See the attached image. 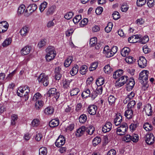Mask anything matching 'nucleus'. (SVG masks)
I'll list each match as a JSON object with an SVG mask.
<instances>
[{
	"mask_svg": "<svg viewBox=\"0 0 155 155\" xmlns=\"http://www.w3.org/2000/svg\"><path fill=\"white\" fill-rule=\"evenodd\" d=\"M149 72L147 70H143L139 74L138 79L142 84V88L144 90L148 87L147 84Z\"/></svg>",
	"mask_w": 155,
	"mask_h": 155,
	"instance_id": "f257e3e1",
	"label": "nucleus"
},
{
	"mask_svg": "<svg viewBox=\"0 0 155 155\" xmlns=\"http://www.w3.org/2000/svg\"><path fill=\"white\" fill-rule=\"evenodd\" d=\"M47 54L45 56L47 61H50L53 60L56 55L55 48L52 46H49L46 50Z\"/></svg>",
	"mask_w": 155,
	"mask_h": 155,
	"instance_id": "f03ea898",
	"label": "nucleus"
},
{
	"mask_svg": "<svg viewBox=\"0 0 155 155\" xmlns=\"http://www.w3.org/2000/svg\"><path fill=\"white\" fill-rule=\"evenodd\" d=\"M39 84H43L44 86H47L49 83V77L44 73H41L38 78Z\"/></svg>",
	"mask_w": 155,
	"mask_h": 155,
	"instance_id": "7ed1b4c3",
	"label": "nucleus"
},
{
	"mask_svg": "<svg viewBox=\"0 0 155 155\" xmlns=\"http://www.w3.org/2000/svg\"><path fill=\"white\" fill-rule=\"evenodd\" d=\"M128 128L127 124L126 123H122L120 127L117 128V134L119 135H124Z\"/></svg>",
	"mask_w": 155,
	"mask_h": 155,
	"instance_id": "20e7f679",
	"label": "nucleus"
},
{
	"mask_svg": "<svg viewBox=\"0 0 155 155\" xmlns=\"http://www.w3.org/2000/svg\"><path fill=\"white\" fill-rule=\"evenodd\" d=\"M128 77L126 76H123L120 78L115 83V86L120 87L123 86L125 83H127L128 80Z\"/></svg>",
	"mask_w": 155,
	"mask_h": 155,
	"instance_id": "39448f33",
	"label": "nucleus"
},
{
	"mask_svg": "<svg viewBox=\"0 0 155 155\" xmlns=\"http://www.w3.org/2000/svg\"><path fill=\"white\" fill-rule=\"evenodd\" d=\"M65 138L64 137L60 135L56 140L55 142V146L57 147H60L65 143Z\"/></svg>",
	"mask_w": 155,
	"mask_h": 155,
	"instance_id": "423d86ee",
	"label": "nucleus"
},
{
	"mask_svg": "<svg viewBox=\"0 0 155 155\" xmlns=\"http://www.w3.org/2000/svg\"><path fill=\"white\" fill-rule=\"evenodd\" d=\"M145 141L146 143L149 145L153 144L154 141V137L153 134L149 133L146 135Z\"/></svg>",
	"mask_w": 155,
	"mask_h": 155,
	"instance_id": "0eeeda50",
	"label": "nucleus"
},
{
	"mask_svg": "<svg viewBox=\"0 0 155 155\" xmlns=\"http://www.w3.org/2000/svg\"><path fill=\"white\" fill-rule=\"evenodd\" d=\"M103 91L102 87L101 86H97L95 91H93L91 94V96L93 99H94L99 94H101Z\"/></svg>",
	"mask_w": 155,
	"mask_h": 155,
	"instance_id": "6e6552de",
	"label": "nucleus"
},
{
	"mask_svg": "<svg viewBox=\"0 0 155 155\" xmlns=\"http://www.w3.org/2000/svg\"><path fill=\"white\" fill-rule=\"evenodd\" d=\"M97 107L94 105H89L87 108V112L90 115H94L96 114Z\"/></svg>",
	"mask_w": 155,
	"mask_h": 155,
	"instance_id": "1a4fd4ad",
	"label": "nucleus"
},
{
	"mask_svg": "<svg viewBox=\"0 0 155 155\" xmlns=\"http://www.w3.org/2000/svg\"><path fill=\"white\" fill-rule=\"evenodd\" d=\"M48 94L49 96H54V97L56 99H58L60 96V93L56 92V89L54 88H51L48 91Z\"/></svg>",
	"mask_w": 155,
	"mask_h": 155,
	"instance_id": "9d476101",
	"label": "nucleus"
},
{
	"mask_svg": "<svg viewBox=\"0 0 155 155\" xmlns=\"http://www.w3.org/2000/svg\"><path fill=\"white\" fill-rule=\"evenodd\" d=\"M123 122L122 116L120 113L117 114L114 118V123L116 126L120 125Z\"/></svg>",
	"mask_w": 155,
	"mask_h": 155,
	"instance_id": "9b49d317",
	"label": "nucleus"
},
{
	"mask_svg": "<svg viewBox=\"0 0 155 155\" xmlns=\"http://www.w3.org/2000/svg\"><path fill=\"white\" fill-rule=\"evenodd\" d=\"M137 62L139 67L141 68H143L146 66L147 60L143 56L140 57L139 59L137 61Z\"/></svg>",
	"mask_w": 155,
	"mask_h": 155,
	"instance_id": "f8f14e48",
	"label": "nucleus"
},
{
	"mask_svg": "<svg viewBox=\"0 0 155 155\" xmlns=\"http://www.w3.org/2000/svg\"><path fill=\"white\" fill-rule=\"evenodd\" d=\"M8 26V23L6 21L0 22V33H4L7 30Z\"/></svg>",
	"mask_w": 155,
	"mask_h": 155,
	"instance_id": "ddd939ff",
	"label": "nucleus"
},
{
	"mask_svg": "<svg viewBox=\"0 0 155 155\" xmlns=\"http://www.w3.org/2000/svg\"><path fill=\"white\" fill-rule=\"evenodd\" d=\"M135 84L134 80L133 78H130L128 80L127 84L126 85V87L127 90H132Z\"/></svg>",
	"mask_w": 155,
	"mask_h": 155,
	"instance_id": "4468645a",
	"label": "nucleus"
},
{
	"mask_svg": "<svg viewBox=\"0 0 155 155\" xmlns=\"http://www.w3.org/2000/svg\"><path fill=\"white\" fill-rule=\"evenodd\" d=\"M147 115L148 116L151 115L152 114V108L151 104H148L146 105L143 109Z\"/></svg>",
	"mask_w": 155,
	"mask_h": 155,
	"instance_id": "2eb2a0df",
	"label": "nucleus"
},
{
	"mask_svg": "<svg viewBox=\"0 0 155 155\" xmlns=\"http://www.w3.org/2000/svg\"><path fill=\"white\" fill-rule=\"evenodd\" d=\"M112 124L110 122H107L102 127V130L104 133H106L110 130Z\"/></svg>",
	"mask_w": 155,
	"mask_h": 155,
	"instance_id": "dca6fc26",
	"label": "nucleus"
},
{
	"mask_svg": "<svg viewBox=\"0 0 155 155\" xmlns=\"http://www.w3.org/2000/svg\"><path fill=\"white\" fill-rule=\"evenodd\" d=\"M29 30L30 29L28 27L25 26L21 29L19 32L21 36H25L27 35Z\"/></svg>",
	"mask_w": 155,
	"mask_h": 155,
	"instance_id": "f3484780",
	"label": "nucleus"
},
{
	"mask_svg": "<svg viewBox=\"0 0 155 155\" xmlns=\"http://www.w3.org/2000/svg\"><path fill=\"white\" fill-rule=\"evenodd\" d=\"M140 38L138 35L132 36L128 38V41L130 43H135L139 42Z\"/></svg>",
	"mask_w": 155,
	"mask_h": 155,
	"instance_id": "a211bd4d",
	"label": "nucleus"
},
{
	"mask_svg": "<svg viewBox=\"0 0 155 155\" xmlns=\"http://www.w3.org/2000/svg\"><path fill=\"white\" fill-rule=\"evenodd\" d=\"M86 127L84 126H82L78 129L76 134L77 137H79L82 135L86 132Z\"/></svg>",
	"mask_w": 155,
	"mask_h": 155,
	"instance_id": "6ab92c4d",
	"label": "nucleus"
},
{
	"mask_svg": "<svg viewBox=\"0 0 155 155\" xmlns=\"http://www.w3.org/2000/svg\"><path fill=\"white\" fill-rule=\"evenodd\" d=\"M72 81V80H68L65 79L62 81V87L64 89H68L70 84Z\"/></svg>",
	"mask_w": 155,
	"mask_h": 155,
	"instance_id": "aec40b11",
	"label": "nucleus"
},
{
	"mask_svg": "<svg viewBox=\"0 0 155 155\" xmlns=\"http://www.w3.org/2000/svg\"><path fill=\"white\" fill-rule=\"evenodd\" d=\"M31 47L28 46L24 47L21 50V54L24 55H26L30 52Z\"/></svg>",
	"mask_w": 155,
	"mask_h": 155,
	"instance_id": "412c9836",
	"label": "nucleus"
},
{
	"mask_svg": "<svg viewBox=\"0 0 155 155\" xmlns=\"http://www.w3.org/2000/svg\"><path fill=\"white\" fill-rule=\"evenodd\" d=\"M45 114L48 115H51L54 112V109L52 107H47L44 110Z\"/></svg>",
	"mask_w": 155,
	"mask_h": 155,
	"instance_id": "4be33fe9",
	"label": "nucleus"
},
{
	"mask_svg": "<svg viewBox=\"0 0 155 155\" xmlns=\"http://www.w3.org/2000/svg\"><path fill=\"white\" fill-rule=\"evenodd\" d=\"M59 120L57 118L51 120L49 123V126L52 127H54L57 126L59 125Z\"/></svg>",
	"mask_w": 155,
	"mask_h": 155,
	"instance_id": "5701e85b",
	"label": "nucleus"
},
{
	"mask_svg": "<svg viewBox=\"0 0 155 155\" xmlns=\"http://www.w3.org/2000/svg\"><path fill=\"white\" fill-rule=\"evenodd\" d=\"M133 115V110L132 109L127 108V109L125 112L124 115L127 119H130L131 118Z\"/></svg>",
	"mask_w": 155,
	"mask_h": 155,
	"instance_id": "b1692460",
	"label": "nucleus"
},
{
	"mask_svg": "<svg viewBox=\"0 0 155 155\" xmlns=\"http://www.w3.org/2000/svg\"><path fill=\"white\" fill-rule=\"evenodd\" d=\"M123 73L122 70L120 69L116 71L113 74V78L115 79H117L122 75Z\"/></svg>",
	"mask_w": 155,
	"mask_h": 155,
	"instance_id": "393cba45",
	"label": "nucleus"
},
{
	"mask_svg": "<svg viewBox=\"0 0 155 155\" xmlns=\"http://www.w3.org/2000/svg\"><path fill=\"white\" fill-rule=\"evenodd\" d=\"M130 51V49L129 48L125 47L121 51V54L122 56L126 57L128 56Z\"/></svg>",
	"mask_w": 155,
	"mask_h": 155,
	"instance_id": "a878e982",
	"label": "nucleus"
},
{
	"mask_svg": "<svg viewBox=\"0 0 155 155\" xmlns=\"http://www.w3.org/2000/svg\"><path fill=\"white\" fill-rule=\"evenodd\" d=\"M37 8V5L35 4L29 5L27 8V9L25 10L26 12L28 10H29L30 13H32L35 11Z\"/></svg>",
	"mask_w": 155,
	"mask_h": 155,
	"instance_id": "bb28decb",
	"label": "nucleus"
},
{
	"mask_svg": "<svg viewBox=\"0 0 155 155\" xmlns=\"http://www.w3.org/2000/svg\"><path fill=\"white\" fill-rule=\"evenodd\" d=\"M56 7L55 5H53L48 8V10L46 12V15H52L54 12Z\"/></svg>",
	"mask_w": 155,
	"mask_h": 155,
	"instance_id": "cd10ccee",
	"label": "nucleus"
},
{
	"mask_svg": "<svg viewBox=\"0 0 155 155\" xmlns=\"http://www.w3.org/2000/svg\"><path fill=\"white\" fill-rule=\"evenodd\" d=\"M73 58L71 56H69L66 59L64 62V65L66 67H68L71 64L73 60Z\"/></svg>",
	"mask_w": 155,
	"mask_h": 155,
	"instance_id": "c85d7f7f",
	"label": "nucleus"
},
{
	"mask_svg": "<svg viewBox=\"0 0 155 155\" xmlns=\"http://www.w3.org/2000/svg\"><path fill=\"white\" fill-rule=\"evenodd\" d=\"M44 104V102L41 100L36 101L35 104V107L37 110H39L41 108Z\"/></svg>",
	"mask_w": 155,
	"mask_h": 155,
	"instance_id": "c756f323",
	"label": "nucleus"
},
{
	"mask_svg": "<svg viewBox=\"0 0 155 155\" xmlns=\"http://www.w3.org/2000/svg\"><path fill=\"white\" fill-rule=\"evenodd\" d=\"M74 108V106L72 104L68 105L65 108L64 111L65 112L68 113L72 112Z\"/></svg>",
	"mask_w": 155,
	"mask_h": 155,
	"instance_id": "7c9ffc66",
	"label": "nucleus"
},
{
	"mask_svg": "<svg viewBox=\"0 0 155 155\" xmlns=\"http://www.w3.org/2000/svg\"><path fill=\"white\" fill-rule=\"evenodd\" d=\"M143 127L147 131H150L153 129L152 126L148 123H145L143 125Z\"/></svg>",
	"mask_w": 155,
	"mask_h": 155,
	"instance_id": "2f4dec72",
	"label": "nucleus"
},
{
	"mask_svg": "<svg viewBox=\"0 0 155 155\" xmlns=\"http://www.w3.org/2000/svg\"><path fill=\"white\" fill-rule=\"evenodd\" d=\"M91 94L90 90L89 89H86L84 90L81 94V96L84 98L87 97H89Z\"/></svg>",
	"mask_w": 155,
	"mask_h": 155,
	"instance_id": "473e14b6",
	"label": "nucleus"
},
{
	"mask_svg": "<svg viewBox=\"0 0 155 155\" xmlns=\"http://www.w3.org/2000/svg\"><path fill=\"white\" fill-rule=\"evenodd\" d=\"M47 40L44 38L41 39L38 42V46L39 48H41L45 46L47 43Z\"/></svg>",
	"mask_w": 155,
	"mask_h": 155,
	"instance_id": "72a5a7b5",
	"label": "nucleus"
},
{
	"mask_svg": "<svg viewBox=\"0 0 155 155\" xmlns=\"http://www.w3.org/2000/svg\"><path fill=\"white\" fill-rule=\"evenodd\" d=\"M79 67L76 65L72 68L70 72V74L72 76H74L77 74L78 70Z\"/></svg>",
	"mask_w": 155,
	"mask_h": 155,
	"instance_id": "f704fd0d",
	"label": "nucleus"
},
{
	"mask_svg": "<svg viewBox=\"0 0 155 155\" xmlns=\"http://www.w3.org/2000/svg\"><path fill=\"white\" fill-rule=\"evenodd\" d=\"M42 96L39 93H36L33 96L32 100L34 101H38L41 100Z\"/></svg>",
	"mask_w": 155,
	"mask_h": 155,
	"instance_id": "c9c22d12",
	"label": "nucleus"
},
{
	"mask_svg": "<svg viewBox=\"0 0 155 155\" xmlns=\"http://www.w3.org/2000/svg\"><path fill=\"white\" fill-rule=\"evenodd\" d=\"M39 151V155H46L48 152L47 148L44 147L40 148Z\"/></svg>",
	"mask_w": 155,
	"mask_h": 155,
	"instance_id": "e433bc0d",
	"label": "nucleus"
},
{
	"mask_svg": "<svg viewBox=\"0 0 155 155\" xmlns=\"http://www.w3.org/2000/svg\"><path fill=\"white\" fill-rule=\"evenodd\" d=\"M12 42V39L11 38H6L2 44V45L3 47H7Z\"/></svg>",
	"mask_w": 155,
	"mask_h": 155,
	"instance_id": "4c0bfd02",
	"label": "nucleus"
},
{
	"mask_svg": "<svg viewBox=\"0 0 155 155\" xmlns=\"http://www.w3.org/2000/svg\"><path fill=\"white\" fill-rule=\"evenodd\" d=\"M104 79L102 77H100L96 81V84L97 86L102 85L104 83Z\"/></svg>",
	"mask_w": 155,
	"mask_h": 155,
	"instance_id": "58836bf2",
	"label": "nucleus"
},
{
	"mask_svg": "<svg viewBox=\"0 0 155 155\" xmlns=\"http://www.w3.org/2000/svg\"><path fill=\"white\" fill-rule=\"evenodd\" d=\"M94 127L92 126H90L88 128L86 127V132L90 135L92 134L94 131Z\"/></svg>",
	"mask_w": 155,
	"mask_h": 155,
	"instance_id": "ea45409f",
	"label": "nucleus"
},
{
	"mask_svg": "<svg viewBox=\"0 0 155 155\" xmlns=\"http://www.w3.org/2000/svg\"><path fill=\"white\" fill-rule=\"evenodd\" d=\"M126 61L129 64H132L135 61V60L133 59V58L130 56H128L125 58Z\"/></svg>",
	"mask_w": 155,
	"mask_h": 155,
	"instance_id": "a19ab883",
	"label": "nucleus"
},
{
	"mask_svg": "<svg viewBox=\"0 0 155 155\" xmlns=\"http://www.w3.org/2000/svg\"><path fill=\"white\" fill-rule=\"evenodd\" d=\"M87 67L86 65H82L80 68V73L82 75L85 74L87 71Z\"/></svg>",
	"mask_w": 155,
	"mask_h": 155,
	"instance_id": "79ce46f5",
	"label": "nucleus"
},
{
	"mask_svg": "<svg viewBox=\"0 0 155 155\" xmlns=\"http://www.w3.org/2000/svg\"><path fill=\"white\" fill-rule=\"evenodd\" d=\"M79 92L80 90L78 88H73L70 91V95L71 96L77 95Z\"/></svg>",
	"mask_w": 155,
	"mask_h": 155,
	"instance_id": "37998d69",
	"label": "nucleus"
},
{
	"mask_svg": "<svg viewBox=\"0 0 155 155\" xmlns=\"http://www.w3.org/2000/svg\"><path fill=\"white\" fill-rule=\"evenodd\" d=\"M87 119V116L85 114L81 115L79 118V122L81 123H84Z\"/></svg>",
	"mask_w": 155,
	"mask_h": 155,
	"instance_id": "c03bdc74",
	"label": "nucleus"
},
{
	"mask_svg": "<svg viewBox=\"0 0 155 155\" xmlns=\"http://www.w3.org/2000/svg\"><path fill=\"white\" fill-rule=\"evenodd\" d=\"M18 119V115L16 114H13L11 116V124L12 125H14L15 124V121Z\"/></svg>",
	"mask_w": 155,
	"mask_h": 155,
	"instance_id": "a18cd8bd",
	"label": "nucleus"
},
{
	"mask_svg": "<svg viewBox=\"0 0 155 155\" xmlns=\"http://www.w3.org/2000/svg\"><path fill=\"white\" fill-rule=\"evenodd\" d=\"M116 98L114 96L110 95L108 98V101L109 104L111 105L114 104Z\"/></svg>",
	"mask_w": 155,
	"mask_h": 155,
	"instance_id": "49530a36",
	"label": "nucleus"
},
{
	"mask_svg": "<svg viewBox=\"0 0 155 155\" xmlns=\"http://www.w3.org/2000/svg\"><path fill=\"white\" fill-rule=\"evenodd\" d=\"M104 71L107 74H108L113 71L112 68H111L109 65L107 64L105 66L104 68Z\"/></svg>",
	"mask_w": 155,
	"mask_h": 155,
	"instance_id": "de8ad7c7",
	"label": "nucleus"
},
{
	"mask_svg": "<svg viewBox=\"0 0 155 155\" xmlns=\"http://www.w3.org/2000/svg\"><path fill=\"white\" fill-rule=\"evenodd\" d=\"M97 38L95 37L91 38L89 44L91 46H94L97 44Z\"/></svg>",
	"mask_w": 155,
	"mask_h": 155,
	"instance_id": "09e8293b",
	"label": "nucleus"
},
{
	"mask_svg": "<svg viewBox=\"0 0 155 155\" xmlns=\"http://www.w3.org/2000/svg\"><path fill=\"white\" fill-rule=\"evenodd\" d=\"M149 41V38L147 36H145L142 37L141 39H140L139 41L142 44H145Z\"/></svg>",
	"mask_w": 155,
	"mask_h": 155,
	"instance_id": "8fccbe9b",
	"label": "nucleus"
},
{
	"mask_svg": "<svg viewBox=\"0 0 155 155\" xmlns=\"http://www.w3.org/2000/svg\"><path fill=\"white\" fill-rule=\"evenodd\" d=\"M47 3L46 2H44L40 5L39 9L41 12L44 11L45 8L47 7Z\"/></svg>",
	"mask_w": 155,
	"mask_h": 155,
	"instance_id": "3c124183",
	"label": "nucleus"
},
{
	"mask_svg": "<svg viewBox=\"0 0 155 155\" xmlns=\"http://www.w3.org/2000/svg\"><path fill=\"white\" fill-rule=\"evenodd\" d=\"M98 65V62H95L92 63L89 68L90 71H91L94 70L97 67Z\"/></svg>",
	"mask_w": 155,
	"mask_h": 155,
	"instance_id": "603ef678",
	"label": "nucleus"
},
{
	"mask_svg": "<svg viewBox=\"0 0 155 155\" xmlns=\"http://www.w3.org/2000/svg\"><path fill=\"white\" fill-rule=\"evenodd\" d=\"M101 139L99 137H96L93 140V144L94 146L98 145L101 141Z\"/></svg>",
	"mask_w": 155,
	"mask_h": 155,
	"instance_id": "864d4df0",
	"label": "nucleus"
},
{
	"mask_svg": "<svg viewBox=\"0 0 155 155\" xmlns=\"http://www.w3.org/2000/svg\"><path fill=\"white\" fill-rule=\"evenodd\" d=\"M25 8V7L24 5H21L18 8V13L20 14H23L24 12Z\"/></svg>",
	"mask_w": 155,
	"mask_h": 155,
	"instance_id": "5fc2aeb1",
	"label": "nucleus"
},
{
	"mask_svg": "<svg viewBox=\"0 0 155 155\" xmlns=\"http://www.w3.org/2000/svg\"><path fill=\"white\" fill-rule=\"evenodd\" d=\"M32 125L33 127H37L40 124V121L38 119H34L32 122Z\"/></svg>",
	"mask_w": 155,
	"mask_h": 155,
	"instance_id": "6e6d98bb",
	"label": "nucleus"
},
{
	"mask_svg": "<svg viewBox=\"0 0 155 155\" xmlns=\"http://www.w3.org/2000/svg\"><path fill=\"white\" fill-rule=\"evenodd\" d=\"M81 19V15H78L74 18L73 21L74 24H76L78 23Z\"/></svg>",
	"mask_w": 155,
	"mask_h": 155,
	"instance_id": "4d7b16f0",
	"label": "nucleus"
},
{
	"mask_svg": "<svg viewBox=\"0 0 155 155\" xmlns=\"http://www.w3.org/2000/svg\"><path fill=\"white\" fill-rule=\"evenodd\" d=\"M139 139V136L137 134H134L131 136V141L134 142H137Z\"/></svg>",
	"mask_w": 155,
	"mask_h": 155,
	"instance_id": "13d9d810",
	"label": "nucleus"
},
{
	"mask_svg": "<svg viewBox=\"0 0 155 155\" xmlns=\"http://www.w3.org/2000/svg\"><path fill=\"white\" fill-rule=\"evenodd\" d=\"M88 21V19L86 18H84L79 23L80 25V26L82 27H84V25L87 24Z\"/></svg>",
	"mask_w": 155,
	"mask_h": 155,
	"instance_id": "bf43d9fd",
	"label": "nucleus"
},
{
	"mask_svg": "<svg viewBox=\"0 0 155 155\" xmlns=\"http://www.w3.org/2000/svg\"><path fill=\"white\" fill-rule=\"evenodd\" d=\"M112 24L111 23H109L107 26L105 28V31L107 33L110 32L112 29Z\"/></svg>",
	"mask_w": 155,
	"mask_h": 155,
	"instance_id": "052dcab7",
	"label": "nucleus"
},
{
	"mask_svg": "<svg viewBox=\"0 0 155 155\" xmlns=\"http://www.w3.org/2000/svg\"><path fill=\"white\" fill-rule=\"evenodd\" d=\"M146 0H137V6L141 7L144 5L146 2Z\"/></svg>",
	"mask_w": 155,
	"mask_h": 155,
	"instance_id": "680f3d73",
	"label": "nucleus"
},
{
	"mask_svg": "<svg viewBox=\"0 0 155 155\" xmlns=\"http://www.w3.org/2000/svg\"><path fill=\"white\" fill-rule=\"evenodd\" d=\"M136 104L135 101L132 100L130 101L127 104V108L131 109Z\"/></svg>",
	"mask_w": 155,
	"mask_h": 155,
	"instance_id": "e2e57ef3",
	"label": "nucleus"
},
{
	"mask_svg": "<svg viewBox=\"0 0 155 155\" xmlns=\"http://www.w3.org/2000/svg\"><path fill=\"white\" fill-rule=\"evenodd\" d=\"M73 15V13L72 12H70L66 13L64 17L67 20H69L72 18Z\"/></svg>",
	"mask_w": 155,
	"mask_h": 155,
	"instance_id": "0e129e2a",
	"label": "nucleus"
},
{
	"mask_svg": "<svg viewBox=\"0 0 155 155\" xmlns=\"http://www.w3.org/2000/svg\"><path fill=\"white\" fill-rule=\"evenodd\" d=\"M55 21L54 19L49 21L47 23V26L49 28L53 26L55 24Z\"/></svg>",
	"mask_w": 155,
	"mask_h": 155,
	"instance_id": "69168bd1",
	"label": "nucleus"
},
{
	"mask_svg": "<svg viewBox=\"0 0 155 155\" xmlns=\"http://www.w3.org/2000/svg\"><path fill=\"white\" fill-rule=\"evenodd\" d=\"M113 18L115 20H117L120 18L119 13L117 11H115L112 15Z\"/></svg>",
	"mask_w": 155,
	"mask_h": 155,
	"instance_id": "338daca9",
	"label": "nucleus"
},
{
	"mask_svg": "<svg viewBox=\"0 0 155 155\" xmlns=\"http://www.w3.org/2000/svg\"><path fill=\"white\" fill-rule=\"evenodd\" d=\"M147 4L149 8H152L154 5V0H148Z\"/></svg>",
	"mask_w": 155,
	"mask_h": 155,
	"instance_id": "774afa93",
	"label": "nucleus"
}]
</instances>
